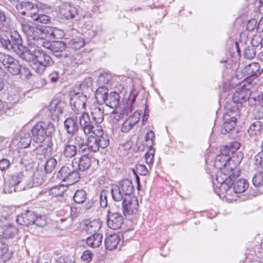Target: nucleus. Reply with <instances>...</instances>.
I'll list each match as a JSON object with an SVG mask.
<instances>
[{
	"instance_id": "f257e3e1",
	"label": "nucleus",
	"mask_w": 263,
	"mask_h": 263,
	"mask_svg": "<svg viewBox=\"0 0 263 263\" xmlns=\"http://www.w3.org/2000/svg\"><path fill=\"white\" fill-rule=\"evenodd\" d=\"M23 41L21 39L20 45L13 46L14 48L10 50H13L24 60L30 61L32 60L33 62V68L35 72L39 74L43 73L45 68L49 67L53 64V61L51 57L42 50L28 49L22 45Z\"/></svg>"
},
{
	"instance_id": "f03ea898",
	"label": "nucleus",
	"mask_w": 263,
	"mask_h": 263,
	"mask_svg": "<svg viewBox=\"0 0 263 263\" xmlns=\"http://www.w3.org/2000/svg\"><path fill=\"white\" fill-rule=\"evenodd\" d=\"M11 28L10 18L0 9V45L8 50L14 48L13 46L19 45L21 43V36L17 31L9 33Z\"/></svg>"
},
{
	"instance_id": "7ed1b4c3",
	"label": "nucleus",
	"mask_w": 263,
	"mask_h": 263,
	"mask_svg": "<svg viewBox=\"0 0 263 263\" xmlns=\"http://www.w3.org/2000/svg\"><path fill=\"white\" fill-rule=\"evenodd\" d=\"M55 130L54 125L50 122H41L32 129L33 139L36 143H41L46 137L50 136Z\"/></svg>"
},
{
	"instance_id": "20e7f679",
	"label": "nucleus",
	"mask_w": 263,
	"mask_h": 263,
	"mask_svg": "<svg viewBox=\"0 0 263 263\" xmlns=\"http://www.w3.org/2000/svg\"><path fill=\"white\" fill-rule=\"evenodd\" d=\"M134 192V186L131 181L125 179L114 186L111 190V194L114 201L119 202L123 198L130 196Z\"/></svg>"
},
{
	"instance_id": "39448f33",
	"label": "nucleus",
	"mask_w": 263,
	"mask_h": 263,
	"mask_svg": "<svg viewBox=\"0 0 263 263\" xmlns=\"http://www.w3.org/2000/svg\"><path fill=\"white\" fill-rule=\"evenodd\" d=\"M73 167V164L62 166L58 172L57 178L60 181L66 182L68 185L76 183L80 178V174Z\"/></svg>"
},
{
	"instance_id": "423d86ee",
	"label": "nucleus",
	"mask_w": 263,
	"mask_h": 263,
	"mask_svg": "<svg viewBox=\"0 0 263 263\" xmlns=\"http://www.w3.org/2000/svg\"><path fill=\"white\" fill-rule=\"evenodd\" d=\"M70 104L72 110L77 114L85 111L86 96L82 93L71 91L70 92Z\"/></svg>"
},
{
	"instance_id": "0eeeda50",
	"label": "nucleus",
	"mask_w": 263,
	"mask_h": 263,
	"mask_svg": "<svg viewBox=\"0 0 263 263\" xmlns=\"http://www.w3.org/2000/svg\"><path fill=\"white\" fill-rule=\"evenodd\" d=\"M136 100V96L134 95L132 97L125 98L122 100V103H120L117 110L112 112V115H114V118L117 121L123 117L124 115L128 114L133 109V104Z\"/></svg>"
},
{
	"instance_id": "6e6552de",
	"label": "nucleus",
	"mask_w": 263,
	"mask_h": 263,
	"mask_svg": "<svg viewBox=\"0 0 263 263\" xmlns=\"http://www.w3.org/2000/svg\"><path fill=\"white\" fill-rule=\"evenodd\" d=\"M79 117V123L81 129L84 133V135L87 136L92 134L96 126L93 125V122L90 120V116L87 112L83 111L80 113Z\"/></svg>"
},
{
	"instance_id": "1a4fd4ad",
	"label": "nucleus",
	"mask_w": 263,
	"mask_h": 263,
	"mask_svg": "<svg viewBox=\"0 0 263 263\" xmlns=\"http://www.w3.org/2000/svg\"><path fill=\"white\" fill-rule=\"evenodd\" d=\"M122 211L124 216L136 214L138 210L139 203L135 197L128 196L122 200Z\"/></svg>"
},
{
	"instance_id": "9d476101",
	"label": "nucleus",
	"mask_w": 263,
	"mask_h": 263,
	"mask_svg": "<svg viewBox=\"0 0 263 263\" xmlns=\"http://www.w3.org/2000/svg\"><path fill=\"white\" fill-rule=\"evenodd\" d=\"M232 171V168H231L230 171L227 170H218L216 172L215 180L218 184H221V187H224L225 186H228L230 187L231 181L234 180V175L233 174H230Z\"/></svg>"
},
{
	"instance_id": "9b49d317",
	"label": "nucleus",
	"mask_w": 263,
	"mask_h": 263,
	"mask_svg": "<svg viewBox=\"0 0 263 263\" xmlns=\"http://www.w3.org/2000/svg\"><path fill=\"white\" fill-rule=\"evenodd\" d=\"M260 65L257 63H252L245 66L242 69L236 71V76L238 79H243V77H250L257 75L259 73Z\"/></svg>"
},
{
	"instance_id": "f8f14e48",
	"label": "nucleus",
	"mask_w": 263,
	"mask_h": 263,
	"mask_svg": "<svg viewBox=\"0 0 263 263\" xmlns=\"http://www.w3.org/2000/svg\"><path fill=\"white\" fill-rule=\"evenodd\" d=\"M65 105L64 101L58 100H53L50 102L49 110L53 120L59 121L60 117L62 115Z\"/></svg>"
},
{
	"instance_id": "ddd939ff",
	"label": "nucleus",
	"mask_w": 263,
	"mask_h": 263,
	"mask_svg": "<svg viewBox=\"0 0 263 263\" xmlns=\"http://www.w3.org/2000/svg\"><path fill=\"white\" fill-rule=\"evenodd\" d=\"M107 223L110 228L117 230L120 228L123 223V216L119 213H111L110 210L107 211Z\"/></svg>"
},
{
	"instance_id": "4468645a",
	"label": "nucleus",
	"mask_w": 263,
	"mask_h": 263,
	"mask_svg": "<svg viewBox=\"0 0 263 263\" xmlns=\"http://www.w3.org/2000/svg\"><path fill=\"white\" fill-rule=\"evenodd\" d=\"M141 111L137 110L135 111L133 115L130 116L123 123L121 131L122 133H127L133 128L134 126L136 125L139 122L141 115Z\"/></svg>"
},
{
	"instance_id": "2eb2a0df",
	"label": "nucleus",
	"mask_w": 263,
	"mask_h": 263,
	"mask_svg": "<svg viewBox=\"0 0 263 263\" xmlns=\"http://www.w3.org/2000/svg\"><path fill=\"white\" fill-rule=\"evenodd\" d=\"M92 134L96 137L100 147L105 148L108 146L109 143V137L104 134L101 126L97 125Z\"/></svg>"
},
{
	"instance_id": "dca6fc26",
	"label": "nucleus",
	"mask_w": 263,
	"mask_h": 263,
	"mask_svg": "<svg viewBox=\"0 0 263 263\" xmlns=\"http://www.w3.org/2000/svg\"><path fill=\"white\" fill-rule=\"evenodd\" d=\"M73 165H76L78 169L84 172L90 166L91 162L90 158L87 155H83L79 158H75L72 161Z\"/></svg>"
},
{
	"instance_id": "f3484780",
	"label": "nucleus",
	"mask_w": 263,
	"mask_h": 263,
	"mask_svg": "<svg viewBox=\"0 0 263 263\" xmlns=\"http://www.w3.org/2000/svg\"><path fill=\"white\" fill-rule=\"evenodd\" d=\"M252 100L255 101L253 98H250L248 92L245 89L236 91L234 93L232 98V101L234 104H240L242 105L243 103H245V106L246 105L247 101L251 102Z\"/></svg>"
},
{
	"instance_id": "a211bd4d",
	"label": "nucleus",
	"mask_w": 263,
	"mask_h": 263,
	"mask_svg": "<svg viewBox=\"0 0 263 263\" xmlns=\"http://www.w3.org/2000/svg\"><path fill=\"white\" fill-rule=\"evenodd\" d=\"M84 229L89 234H98L102 226V222L99 219L84 222Z\"/></svg>"
},
{
	"instance_id": "6ab92c4d",
	"label": "nucleus",
	"mask_w": 263,
	"mask_h": 263,
	"mask_svg": "<svg viewBox=\"0 0 263 263\" xmlns=\"http://www.w3.org/2000/svg\"><path fill=\"white\" fill-rule=\"evenodd\" d=\"M35 214L32 211H27L21 215H18L16 218V222L23 226H28L34 222Z\"/></svg>"
},
{
	"instance_id": "aec40b11",
	"label": "nucleus",
	"mask_w": 263,
	"mask_h": 263,
	"mask_svg": "<svg viewBox=\"0 0 263 263\" xmlns=\"http://www.w3.org/2000/svg\"><path fill=\"white\" fill-rule=\"evenodd\" d=\"M60 12L67 20L74 18L77 14L76 8L69 4H64L61 5L60 8Z\"/></svg>"
},
{
	"instance_id": "412c9836",
	"label": "nucleus",
	"mask_w": 263,
	"mask_h": 263,
	"mask_svg": "<svg viewBox=\"0 0 263 263\" xmlns=\"http://www.w3.org/2000/svg\"><path fill=\"white\" fill-rule=\"evenodd\" d=\"M64 128L68 134L74 135L76 134L79 128L77 123V118L71 117L66 119L64 121Z\"/></svg>"
},
{
	"instance_id": "4be33fe9",
	"label": "nucleus",
	"mask_w": 263,
	"mask_h": 263,
	"mask_svg": "<svg viewBox=\"0 0 263 263\" xmlns=\"http://www.w3.org/2000/svg\"><path fill=\"white\" fill-rule=\"evenodd\" d=\"M78 152L77 146L71 143V141L68 140L64 144L62 154L66 158L69 159L74 157Z\"/></svg>"
},
{
	"instance_id": "5701e85b",
	"label": "nucleus",
	"mask_w": 263,
	"mask_h": 263,
	"mask_svg": "<svg viewBox=\"0 0 263 263\" xmlns=\"http://www.w3.org/2000/svg\"><path fill=\"white\" fill-rule=\"evenodd\" d=\"M230 154H221L217 155L214 161V166L218 170H227V166L229 164Z\"/></svg>"
},
{
	"instance_id": "b1692460",
	"label": "nucleus",
	"mask_w": 263,
	"mask_h": 263,
	"mask_svg": "<svg viewBox=\"0 0 263 263\" xmlns=\"http://www.w3.org/2000/svg\"><path fill=\"white\" fill-rule=\"evenodd\" d=\"M120 97L118 92L116 91L110 92L108 93L105 104L110 108H116V110H117V108L120 104Z\"/></svg>"
},
{
	"instance_id": "393cba45",
	"label": "nucleus",
	"mask_w": 263,
	"mask_h": 263,
	"mask_svg": "<svg viewBox=\"0 0 263 263\" xmlns=\"http://www.w3.org/2000/svg\"><path fill=\"white\" fill-rule=\"evenodd\" d=\"M90 113L96 125L102 123L104 120V111L100 107L95 105L90 107Z\"/></svg>"
},
{
	"instance_id": "a878e982",
	"label": "nucleus",
	"mask_w": 263,
	"mask_h": 263,
	"mask_svg": "<svg viewBox=\"0 0 263 263\" xmlns=\"http://www.w3.org/2000/svg\"><path fill=\"white\" fill-rule=\"evenodd\" d=\"M262 127V124L259 121L253 122L250 125L248 130L249 136L252 138L259 136L261 133Z\"/></svg>"
},
{
	"instance_id": "bb28decb",
	"label": "nucleus",
	"mask_w": 263,
	"mask_h": 263,
	"mask_svg": "<svg viewBox=\"0 0 263 263\" xmlns=\"http://www.w3.org/2000/svg\"><path fill=\"white\" fill-rule=\"evenodd\" d=\"M108 90L107 88L103 86L99 87L96 91L95 98L98 104H102L105 103L107 96Z\"/></svg>"
},
{
	"instance_id": "cd10ccee",
	"label": "nucleus",
	"mask_w": 263,
	"mask_h": 263,
	"mask_svg": "<svg viewBox=\"0 0 263 263\" xmlns=\"http://www.w3.org/2000/svg\"><path fill=\"white\" fill-rule=\"evenodd\" d=\"M230 185H233L234 192L236 193L244 192L249 186L248 182L245 179L233 180V182Z\"/></svg>"
},
{
	"instance_id": "c85d7f7f",
	"label": "nucleus",
	"mask_w": 263,
	"mask_h": 263,
	"mask_svg": "<svg viewBox=\"0 0 263 263\" xmlns=\"http://www.w3.org/2000/svg\"><path fill=\"white\" fill-rule=\"evenodd\" d=\"M120 241L118 235L116 234H111L108 236L105 240L106 248L109 250L116 248Z\"/></svg>"
},
{
	"instance_id": "c756f323",
	"label": "nucleus",
	"mask_w": 263,
	"mask_h": 263,
	"mask_svg": "<svg viewBox=\"0 0 263 263\" xmlns=\"http://www.w3.org/2000/svg\"><path fill=\"white\" fill-rule=\"evenodd\" d=\"M102 235L100 233L91 234L86 239V243L91 248H98L102 243Z\"/></svg>"
},
{
	"instance_id": "7c9ffc66",
	"label": "nucleus",
	"mask_w": 263,
	"mask_h": 263,
	"mask_svg": "<svg viewBox=\"0 0 263 263\" xmlns=\"http://www.w3.org/2000/svg\"><path fill=\"white\" fill-rule=\"evenodd\" d=\"M22 174L21 173H17L11 176L10 179L7 182H5V189L6 190L7 184L10 186V190H8V191L10 193L13 191H15V186L17 185L21 181V177Z\"/></svg>"
},
{
	"instance_id": "2f4dec72",
	"label": "nucleus",
	"mask_w": 263,
	"mask_h": 263,
	"mask_svg": "<svg viewBox=\"0 0 263 263\" xmlns=\"http://www.w3.org/2000/svg\"><path fill=\"white\" fill-rule=\"evenodd\" d=\"M236 120L237 119L234 117H230L228 115H224V123L222 126V129H224L226 132H229L232 130L236 124Z\"/></svg>"
},
{
	"instance_id": "473e14b6",
	"label": "nucleus",
	"mask_w": 263,
	"mask_h": 263,
	"mask_svg": "<svg viewBox=\"0 0 263 263\" xmlns=\"http://www.w3.org/2000/svg\"><path fill=\"white\" fill-rule=\"evenodd\" d=\"M66 48V44L63 41H57L52 42L51 52L56 57L61 55L60 52H63Z\"/></svg>"
},
{
	"instance_id": "72a5a7b5",
	"label": "nucleus",
	"mask_w": 263,
	"mask_h": 263,
	"mask_svg": "<svg viewBox=\"0 0 263 263\" xmlns=\"http://www.w3.org/2000/svg\"><path fill=\"white\" fill-rule=\"evenodd\" d=\"M87 136L86 142L90 151L92 152H98L99 150L100 146L96 137L93 134H90Z\"/></svg>"
},
{
	"instance_id": "f704fd0d",
	"label": "nucleus",
	"mask_w": 263,
	"mask_h": 263,
	"mask_svg": "<svg viewBox=\"0 0 263 263\" xmlns=\"http://www.w3.org/2000/svg\"><path fill=\"white\" fill-rule=\"evenodd\" d=\"M84 40L81 37H76L70 40L68 42V46L75 50H78L84 46Z\"/></svg>"
},
{
	"instance_id": "c9c22d12",
	"label": "nucleus",
	"mask_w": 263,
	"mask_h": 263,
	"mask_svg": "<svg viewBox=\"0 0 263 263\" xmlns=\"http://www.w3.org/2000/svg\"><path fill=\"white\" fill-rule=\"evenodd\" d=\"M41 32L40 36H42L44 37L43 35H45L46 37L55 38L56 33L58 31L57 28H54L49 26H45L41 28L40 30Z\"/></svg>"
},
{
	"instance_id": "e433bc0d",
	"label": "nucleus",
	"mask_w": 263,
	"mask_h": 263,
	"mask_svg": "<svg viewBox=\"0 0 263 263\" xmlns=\"http://www.w3.org/2000/svg\"><path fill=\"white\" fill-rule=\"evenodd\" d=\"M11 256L8 245L2 241H0V256L4 261H6L11 258Z\"/></svg>"
},
{
	"instance_id": "4c0bfd02",
	"label": "nucleus",
	"mask_w": 263,
	"mask_h": 263,
	"mask_svg": "<svg viewBox=\"0 0 263 263\" xmlns=\"http://www.w3.org/2000/svg\"><path fill=\"white\" fill-rule=\"evenodd\" d=\"M252 182L255 186L259 188L260 192H263V172L256 173L253 177Z\"/></svg>"
},
{
	"instance_id": "58836bf2",
	"label": "nucleus",
	"mask_w": 263,
	"mask_h": 263,
	"mask_svg": "<svg viewBox=\"0 0 263 263\" xmlns=\"http://www.w3.org/2000/svg\"><path fill=\"white\" fill-rule=\"evenodd\" d=\"M31 24V22L26 20L21 22L22 30L27 35L31 36L34 32L35 28L32 26Z\"/></svg>"
},
{
	"instance_id": "ea45409f",
	"label": "nucleus",
	"mask_w": 263,
	"mask_h": 263,
	"mask_svg": "<svg viewBox=\"0 0 263 263\" xmlns=\"http://www.w3.org/2000/svg\"><path fill=\"white\" fill-rule=\"evenodd\" d=\"M227 108V112L224 115H228L230 117H235L237 119V117H239V111L238 109V105L234 104V105H229L227 104L226 106Z\"/></svg>"
},
{
	"instance_id": "a19ab883",
	"label": "nucleus",
	"mask_w": 263,
	"mask_h": 263,
	"mask_svg": "<svg viewBox=\"0 0 263 263\" xmlns=\"http://www.w3.org/2000/svg\"><path fill=\"white\" fill-rule=\"evenodd\" d=\"M231 153H232V155L230 156L229 164L231 162H233L235 165L239 164L243 158V153L238 151H232V152Z\"/></svg>"
},
{
	"instance_id": "79ce46f5",
	"label": "nucleus",
	"mask_w": 263,
	"mask_h": 263,
	"mask_svg": "<svg viewBox=\"0 0 263 263\" xmlns=\"http://www.w3.org/2000/svg\"><path fill=\"white\" fill-rule=\"evenodd\" d=\"M30 7H32L31 2H22L16 5V8L18 12L24 15H27V12H29Z\"/></svg>"
},
{
	"instance_id": "37998d69",
	"label": "nucleus",
	"mask_w": 263,
	"mask_h": 263,
	"mask_svg": "<svg viewBox=\"0 0 263 263\" xmlns=\"http://www.w3.org/2000/svg\"><path fill=\"white\" fill-rule=\"evenodd\" d=\"M21 65L19 62L15 60L12 63L6 67L7 71L13 75L18 74L21 71Z\"/></svg>"
},
{
	"instance_id": "c03bdc74",
	"label": "nucleus",
	"mask_w": 263,
	"mask_h": 263,
	"mask_svg": "<svg viewBox=\"0 0 263 263\" xmlns=\"http://www.w3.org/2000/svg\"><path fill=\"white\" fill-rule=\"evenodd\" d=\"M263 39L260 35H254L252 38L251 46H253L256 49L259 48L260 51H263Z\"/></svg>"
},
{
	"instance_id": "a18cd8bd",
	"label": "nucleus",
	"mask_w": 263,
	"mask_h": 263,
	"mask_svg": "<svg viewBox=\"0 0 263 263\" xmlns=\"http://www.w3.org/2000/svg\"><path fill=\"white\" fill-rule=\"evenodd\" d=\"M75 202L80 204L83 203L86 198V193L83 190H78L73 197Z\"/></svg>"
},
{
	"instance_id": "49530a36",
	"label": "nucleus",
	"mask_w": 263,
	"mask_h": 263,
	"mask_svg": "<svg viewBox=\"0 0 263 263\" xmlns=\"http://www.w3.org/2000/svg\"><path fill=\"white\" fill-rule=\"evenodd\" d=\"M57 161L53 157L48 159L45 164V171L47 173H50L55 167Z\"/></svg>"
},
{
	"instance_id": "de8ad7c7",
	"label": "nucleus",
	"mask_w": 263,
	"mask_h": 263,
	"mask_svg": "<svg viewBox=\"0 0 263 263\" xmlns=\"http://www.w3.org/2000/svg\"><path fill=\"white\" fill-rule=\"evenodd\" d=\"M15 60V59L9 54L0 52V62L3 63L5 68Z\"/></svg>"
},
{
	"instance_id": "09e8293b",
	"label": "nucleus",
	"mask_w": 263,
	"mask_h": 263,
	"mask_svg": "<svg viewBox=\"0 0 263 263\" xmlns=\"http://www.w3.org/2000/svg\"><path fill=\"white\" fill-rule=\"evenodd\" d=\"M256 51L257 49L253 46H248L245 49L244 57L247 59L251 60L255 57Z\"/></svg>"
},
{
	"instance_id": "8fccbe9b",
	"label": "nucleus",
	"mask_w": 263,
	"mask_h": 263,
	"mask_svg": "<svg viewBox=\"0 0 263 263\" xmlns=\"http://www.w3.org/2000/svg\"><path fill=\"white\" fill-rule=\"evenodd\" d=\"M31 138L29 134H25L19 141L20 146L23 148L28 147L31 143Z\"/></svg>"
},
{
	"instance_id": "3c124183",
	"label": "nucleus",
	"mask_w": 263,
	"mask_h": 263,
	"mask_svg": "<svg viewBox=\"0 0 263 263\" xmlns=\"http://www.w3.org/2000/svg\"><path fill=\"white\" fill-rule=\"evenodd\" d=\"M76 134L74 136V143L77 146H78L79 145H82L83 144L86 142V141L85 140V137L86 136L84 135V133H76Z\"/></svg>"
},
{
	"instance_id": "603ef678",
	"label": "nucleus",
	"mask_w": 263,
	"mask_h": 263,
	"mask_svg": "<svg viewBox=\"0 0 263 263\" xmlns=\"http://www.w3.org/2000/svg\"><path fill=\"white\" fill-rule=\"evenodd\" d=\"M33 224H35L39 227L43 228L47 224L46 218L44 216L35 215L34 222H33Z\"/></svg>"
},
{
	"instance_id": "864d4df0",
	"label": "nucleus",
	"mask_w": 263,
	"mask_h": 263,
	"mask_svg": "<svg viewBox=\"0 0 263 263\" xmlns=\"http://www.w3.org/2000/svg\"><path fill=\"white\" fill-rule=\"evenodd\" d=\"M32 6L30 7L29 12H27V16L30 17L33 21H34V18L39 15V9L33 3H32Z\"/></svg>"
},
{
	"instance_id": "5fc2aeb1",
	"label": "nucleus",
	"mask_w": 263,
	"mask_h": 263,
	"mask_svg": "<svg viewBox=\"0 0 263 263\" xmlns=\"http://www.w3.org/2000/svg\"><path fill=\"white\" fill-rule=\"evenodd\" d=\"M50 20V17L49 16L45 14H39L37 17L34 18V21L40 23L47 24L49 22Z\"/></svg>"
},
{
	"instance_id": "6e6d98bb",
	"label": "nucleus",
	"mask_w": 263,
	"mask_h": 263,
	"mask_svg": "<svg viewBox=\"0 0 263 263\" xmlns=\"http://www.w3.org/2000/svg\"><path fill=\"white\" fill-rule=\"evenodd\" d=\"M107 192L106 191H102L100 193V205L102 208H106L107 205Z\"/></svg>"
},
{
	"instance_id": "4d7b16f0",
	"label": "nucleus",
	"mask_w": 263,
	"mask_h": 263,
	"mask_svg": "<svg viewBox=\"0 0 263 263\" xmlns=\"http://www.w3.org/2000/svg\"><path fill=\"white\" fill-rule=\"evenodd\" d=\"M63 190H61V186H55L51 189L49 191V194L53 196H60L63 195Z\"/></svg>"
},
{
	"instance_id": "13d9d810",
	"label": "nucleus",
	"mask_w": 263,
	"mask_h": 263,
	"mask_svg": "<svg viewBox=\"0 0 263 263\" xmlns=\"http://www.w3.org/2000/svg\"><path fill=\"white\" fill-rule=\"evenodd\" d=\"M40 39L37 40V44L50 50L51 48L52 42L50 43L48 41L43 39L42 36H40Z\"/></svg>"
},
{
	"instance_id": "bf43d9fd",
	"label": "nucleus",
	"mask_w": 263,
	"mask_h": 263,
	"mask_svg": "<svg viewBox=\"0 0 263 263\" xmlns=\"http://www.w3.org/2000/svg\"><path fill=\"white\" fill-rule=\"evenodd\" d=\"M255 161L256 165H259L261 168H263V149L261 152L257 154L255 158Z\"/></svg>"
},
{
	"instance_id": "052dcab7",
	"label": "nucleus",
	"mask_w": 263,
	"mask_h": 263,
	"mask_svg": "<svg viewBox=\"0 0 263 263\" xmlns=\"http://www.w3.org/2000/svg\"><path fill=\"white\" fill-rule=\"evenodd\" d=\"M111 76L108 73L101 74L99 78V81L103 84H108L110 80Z\"/></svg>"
},
{
	"instance_id": "680f3d73",
	"label": "nucleus",
	"mask_w": 263,
	"mask_h": 263,
	"mask_svg": "<svg viewBox=\"0 0 263 263\" xmlns=\"http://www.w3.org/2000/svg\"><path fill=\"white\" fill-rule=\"evenodd\" d=\"M92 256L93 254L91 251L89 250H86L82 254L81 258L84 261H85L87 262H89L91 260Z\"/></svg>"
},
{
	"instance_id": "e2e57ef3",
	"label": "nucleus",
	"mask_w": 263,
	"mask_h": 263,
	"mask_svg": "<svg viewBox=\"0 0 263 263\" xmlns=\"http://www.w3.org/2000/svg\"><path fill=\"white\" fill-rule=\"evenodd\" d=\"M19 73L26 79H29L31 76L30 70L29 68L25 67H21V71Z\"/></svg>"
},
{
	"instance_id": "0e129e2a",
	"label": "nucleus",
	"mask_w": 263,
	"mask_h": 263,
	"mask_svg": "<svg viewBox=\"0 0 263 263\" xmlns=\"http://www.w3.org/2000/svg\"><path fill=\"white\" fill-rule=\"evenodd\" d=\"M137 172L141 175L145 176L148 173V170L144 165L139 164L136 166Z\"/></svg>"
},
{
	"instance_id": "69168bd1",
	"label": "nucleus",
	"mask_w": 263,
	"mask_h": 263,
	"mask_svg": "<svg viewBox=\"0 0 263 263\" xmlns=\"http://www.w3.org/2000/svg\"><path fill=\"white\" fill-rule=\"evenodd\" d=\"M10 162L7 159H2L0 160V169L4 171L7 169L10 166Z\"/></svg>"
},
{
	"instance_id": "338daca9",
	"label": "nucleus",
	"mask_w": 263,
	"mask_h": 263,
	"mask_svg": "<svg viewBox=\"0 0 263 263\" xmlns=\"http://www.w3.org/2000/svg\"><path fill=\"white\" fill-rule=\"evenodd\" d=\"M77 147L79 148V152L83 153L84 155H86L90 151L87 142Z\"/></svg>"
},
{
	"instance_id": "774afa93",
	"label": "nucleus",
	"mask_w": 263,
	"mask_h": 263,
	"mask_svg": "<svg viewBox=\"0 0 263 263\" xmlns=\"http://www.w3.org/2000/svg\"><path fill=\"white\" fill-rule=\"evenodd\" d=\"M16 231V229L12 226H10L7 230H5V234L6 237H11L15 233Z\"/></svg>"
}]
</instances>
